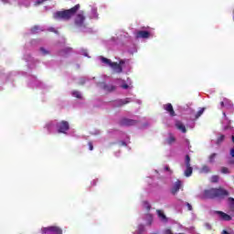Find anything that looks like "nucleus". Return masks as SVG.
Masks as SVG:
<instances>
[{
	"label": "nucleus",
	"mask_w": 234,
	"mask_h": 234,
	"mask_svg": "<svg viewBox=\"0 0 234 234\" xmlns=\"http://www.w3.org/2000/svg\"><path fill=\"white\" fill-rule=\"evenodd\" d=\"M229 192L223 187L218 188H209L203 192V198L213 200L214 198H225L229 197Z\"/></svg>",
	"instance_id": "1"
},
{
	"label": "nucleus",
	"mask_w": 234,
	"mask_h": 234,
	"mask_svg": "<svg viewBox=\"0 0 234 234\" xmlns=\"http://www.w3.org/2000/svg\"><path fill=\"white\" fill-rule=\"evenodd\" d=\"M80 5L77 4L75 6L70 9H65L63 11H58L54 13V19H62V21H70L74 16H76L78 10H80Z\"/></svg>",
	"instance_id": "2"
},
{
	"label": "nucleus",
	"mask_w": 234,
	"mask_h": 234,
	"mask_svg": "<svg viewBox=\"0 0 234 234\" xmlns=\"http://www.w3.org/2000/svg\"><path fill=\"white\" fill-rule=\"evenodd\" d=\"M74 23L75 26L79 27L80 28L82 27H85V13L83 11L76 15Z\"/></svg>",
	"instance_id": "3"
},
{
	"label": "nucleus",
	"mask_w": 234,
	"mask_h": 234,
	"mask_svg": "<svg viewBox=\"0 0 234 234\" xmlns=\"http://www.w3.org/2000/svg\"><path fill=\"white\" fill-rule=\"evenodd\" d=\"M58 133L62 134H67V131L70 129V125L69 124V122L67 121H61L57 124Z\"/></svg>",
	"instance_id": "4"
},
{
	"label": "nucleus",
	"mask_w": 234,
	"mask_h": 234,
	"mask_svg": "<svg viewBox=\"0 0 234 234\" xmlns=\"http://www.w3.org/2000/svg\"><path fill=\"white\" fill-rule=\"evenodd\" d=\"M119 123L122 127H132L133 125H136L138 123V121L129 118H122L121 119Z\"/></svg>",
	"instance_id": "5"
},
{
	"label": "nucleus",
	"mask_w": 234,
	"mask_h": 234,
	"mask_svg": "<svg viewBox=\"0 0 234 234\" xmlns=\"http://www.w3.org/2000/svg\"><path fill=\"white\" fill-rule=\"evenodd\" d=\"M214 215H218L219 220H224L226 222H229V220H231V216H229L220 210L214 211Z\"/></svg>",
	"instance_id": "6"
},
{
	"label": "nucleus",
	"mask_w": 234,
	"mask_h": 234,
	"mask_svg": "<svg viewBox=\"0 0 234 234\" xmlns=\"http://www.w3.org/2000/svg\"><path fill=\"white\" fill-rule=\"evenodd\" d=\"M100 87L106 92H114V90H116V86L112 84H107L105 82H101Z\"/></svg>",
	"instance_id": "7"
},
{
	"label": "nucleus",
	"mask_w": 234,
	"mask_h": 234,
	"mask_svg": "<svg viewBox=\"0 0 234 234\" xmlns=\"http://www.w3.org/2000/svg\"><path fill=\"white\" fill-rule=\"evenodd\" d=\"M149 37H151V33L149 31L140 30L136 33L137 39H149Z\"/></svg>",
	"instance_id": "8"
},
{
	"label": "nucleus",
	"mask_w": 234,
	"mask_h": 234,
	"mask_svg": "<svg viewBox=\"0 0 234 234\" xmlns=\"http://www.w3.org/2000/svg\"><path fill=\"white\" fill-rule=\"evenodd\" d=\"M180 189H182V181L177 179V181L175 182V184L171 189L172 195H176V193H178V191H180Z\"/></svg>",
	"instance_id": "9"
},
{
	"label": "nucleus",
	"mask_w": 234,
	"mask_h": 234,
	"mask_svg": "<svg viewBox=\"0 0 234 234\" xmlns=\"http://www.w3.org/2000/svg\"><path fill=\"white\" fill-rule=\"evenodd\" d=\"M114 72H116L117 74H122V72H123V68H122V65H120L117 62H112V64L110 66Z\"/></svg>",
	"instance_id": "10"
},
{
	"label": "nucleus",
	"mask_w": 234,
	"mask_h": 234,
	"mask_svg": "<svg viewBox=\"0 0 234 234\" xmlns=\"http://www.w3.org/2000/svg\"><path fill=\"white\" fill-rule=\"evenodd\" d=\"M164 109L165 111H167L170 116H176V113H175V109H173V104L171 103L165 104Z\"/></svg>",
	"instance_id": "11"
},
{
	"label": "nucleus",
	"mask_w": 234,
	"mask_h": 234,
	"mask_svg": "<svg viewBox=\"0 0 234 234\" xmlns=\"http://www.w3.org/2000/svg\"><path fill=\"white\" fill-rule=\"evenodd\" d=\"M176 127L178 131H181V133H187V129H186V125H184V123H182V122L180 121L176 122Z\"/></svg>",
	"instance_id": "12"
},
{
	"label": "nucleus",
	"mask_w": 234,
	"mask_h": 234,
	"mask_svg": "<svg viewBox=\"0 0 234 234\" xmlns=\"http://www.w3.org/2000/svg\"><path fill=\"white\" fill-rule=\"evenodd\" d=\"M157 216L162 220V222H167V217L164 214L162 210H156Z\"/></svg>",
	"instance_id": "13"
},
{
	"label": "nucleus",
	"mask_w": 234,
	"mask_h": 234,
	"mask_svg": "<svg viewBox=\"0 0 234 234\" xmlns=\"http://www.w3.org/2000/svg\"><path fill=\"white\" fill-rule=\"evenodd\" d=\"M185 176L189 177L193 175V167L191 165H186Z\"/></svg>",
	"instance_id": "14"
},
{
	"label": "nucleus",
	"mask_w": 234,
	"mask_h": 234,
	"mask_svg": "<svg viewBox=\"0 0 234 234\" xmlns=\"http://www.w3.org/2000/svg\"><path fill=\"white\" fill-rule=\"evenodd\" d=\"M220 105L221 107H233V103L228 99H224V101L220 102Z\"/></svg>",
	"instance_id": "15"
},
{
	"label": "nucleus",
	"mask_w": 234,
	"mask_h": 234,
	"mask_svg": "<svg viewBox=\"0 0 234 234\" xmlns=\"http://www.w3.org/2000/svg\"><path fill=\"white\" fill-rule=\"evenodd\" d=\"M175 142H176V138L172 133H169V137L167 138L166 143L168 144V145H173Z\"/></svg>",
	"instance_id": "16"
},
{
	"label": "nucleus",
	"mask_w": 234,
	"mask_h": 234,
	"mask_svg": "<svg viewBox=\"0 0 234 234\" xmlns=\"http://www.w3.org/2000/svg\"><path fill=\"white\" fill-rule=\"evenodd\" d=\"M127 103H131V101L129 99L119 100L117 101V107H122V105H127Z\"/></svg>",
	"instance_id": "17"
},
{
	"label": "nucleus",
	"mask_w": 234,
	"mask_h": 234,
	"mask_svg": "<svg viewBox=\"0 0 234 234\" xmlns=\"http://www.w3.org/2000/svg\"><path fill=\"white\" fill-rule=\"evenodd\" d=\"M223 116H224L225 120H227V122H229V125L225 126L223 128V131H228V129H231V121H229V119H228V115H226V112H223Z\"/></svg>",
	"instance_id": "18"
},
{
	"label": "nucleus",
	"mask_w": 234,
	"mask_h": 234,
	"mask_svg": "<svg viewBox=\"0 0 234 234\" xmlns=\"http://www.w3.org/2000/svg\"><path fill=\"white\" fill-rule=\"evenodd\" d=\"M101 60L102 63H105L106 65H109V67H111L112 65V61L107 58L101 57Z\"/></svg>",
	"instance_id": "19"
},
{
	"label": "nucleus",
	"mask_w": 234,
	"mask_h": 234,
	"mask_svg": "<svg viewBox=\"0 0 234 234\" xmlns=\"http://www.w3.org/2000/svg\"><path fill=\"white\" fill-rule=\"evenodd\" d=\"M69 52H72L71 48H67L59 51L60 56H65V54H69Z\"/></svg>",
	"instance_id": "20"
},
{
	"label": "nucleus",
	"mask_w": 234,
	"mask_h": 234,
	"mask_svg": "<svg viewBox=\"0 0 234 234\" xmlns=\"http://www.w3.org/2000/svg\"><path fill=\"white\" fill-rule=\"evenodd\" d=\"M201 173H211V169L209 168V166H207V165H204L202 167H201Z\"/></svg>",
	"instance_id": "21"
},
{
	"label": "nucleus",
	"mask_w": 234,
	"mask_h": 234,
	"mask_svg": "<svg viewBox=\"0 0 234 234\" xmlns=\"http://www.w3.org/2000/svg\"><path fill=\"white\" fill-rule=\"evenodd\" d=\"M224 140H226V135L224 134H220L218 139H217V144L218 145H219V144H222V142H224Z\"/></svg>",
	"instance_id": "22"
},
{
	"label": "nucleus",
	"mask_w": 234,
	"mask_h": 234,
	"mask_svg": "<svg viewBox=\"0 0 234 234\" xmlns=\"http://www.w3.org/2000/svg\"><path fill=\"white\" fill-rule=\"evenodd\" d=\"M215 158H217V154H212L208 156L209 164H215Z\"/></svg>",
	"instance_id": "23"
},
{
	"label": "nucleus",
	"mask_w": 234,
	"mask_h": 234,
	"mask_svg": "<svg viewBox=\"0 0 234 234\" xmlns=\"http://www.w3.org/2000/svg\"><path fill=\"white\" fill-rule=\"evenodd\" d=\"M72 96L73 98H78V100H81V93L78 90H73Z\"/></svg>",
	"instance_id": "24"
},
{
	"label": "nucleus",
	"mask_w": 234,
	"mask_h": 234,
	"mask_svg": "<svg viewBox=\"0 0 234 234\" xmlns=\"http://www.w3.org/2000/svg\"><path fill=\"white\" fill-rule=\"evenodd\" d=\"M143 207H144V209H146V211H151V204H149V202L144 201L143 202Z\"/></svg>",
	"instance_id": "25"
},
{
	"label": "nucleus",
	"mask_w": 234,
	"mask_h": 234,
	"mask_svg": "<svg viewBox=\"0 0 234 234\" xmlns=\"http://www.w3.org/2000/svg\"><path fill=\"white\" fill-rule=\"evenodd\" d=\"M219 178L220 177L218 176H212L210 178V182L212 184H217V183H218Z\"/></svg>",
	"instance_id": "26"
},
{
	"label": "nucleus",
	"mask_w": 234,
	"mask_h": 234,
	"mask_svg": "<svg viewBox=\"0 0 234 234\" xmlns=\"http://www.w3.org/2000/svg\"><path fill=\"white\" fill-rule=\"evenodd\" d=\"M204 111H206V108H201L197 113H196V120H198V117L204 114Z\"/></svg>",
	"instance_id": "27"
},
{
	"label": "nucleus",
	"mask_w": 234,
	"mask_h": 234,
	"mask_svg": "<svg viewBox=\"0 0 234 234\" xmlns=\"http://www.w3.org/2000/svg\"><path fill=\"white\" fill-rule=\"evenodd\" d=\"M144 231H145V227L144 225H139L138 229H137V233L142 234V233H144Z\"/></svg>",
	"instance_id": "28"
},
{
	"label": "nucleus",
	"mask_w": 234,
	"mask_h": 234,
	"mask_svg": "<svg viewBox=\"0 0 234 234\" xmlns=\"http://www.w3.org/2000/svg\"><path fill=\"white\" fill-rule=\"evenodd\" d=\"M185 164L186 165H191V157L189 156V154L186 155Z\"/></svg>",
	"instance_id": "29"
},
{
	"label": "nucleus",
	"mask_w": 234,
	"mask_h": 234,
	"mask_svg": "<svg viewBox=\"0 0 234 234\" xmlns=\"http://www.w3.org/2000/svg\"><path fill=\"white\" fill-rule=\"evenodd\" d=\"M221 173L223 174V175H229V168H228V167H226V166H223V167H221Z\"/></svg>",
	"instance_id": "30"
},
{
	"label": "nucleus",
	"mask_w": 234,
	"mask_h": 234,
	"mask_svg": "<svg viewBox=\"0 0 234 234\" xmlns=\"http://www.w3.org/2000/svg\"><path fill=\"white\" fill-rule=\"evenodd\" d=\"M40 52L43 54V56L49 54L48 50H47L45 48H40Z\"/></svg>",
	"instance_id": "31"
},
{
	"label": "nucleus",
	"mask_w": 234,
	"mask_h": 234,
	"mask_svg": "<svg viewBox=\"0 0 234 234\" xmlns=\"http://www.w3.org/2000/svg\"><path fill=\"white\" fill-rule=\"evenodd\" d=\"M91 12H92L93 17H95V19H98V10L92 9Z\"/></svg>",
	"instance_id": "32"
},
{
	"label": "nucleus",
	"mask_w": 234,
	"mask_h": 234,
	"mask_svg": "<svg viewBox=\"0 0 234 234\" xmlns=\"http://www.w3.org/2000/svg\"><path fill=\"white\" fill-rule=\"evenodd\" d=\"M88 145H89L90 151H93L94 145L92 144V142H89V143H88Z\"/></svg>",
	"instance_id": "33"
},
{
	"label": "nucleus",
	"mask_w": 234,
	"mask_h": 234,
	"mask_svg": "<svg viewBox=\"0 0 234 234\" xmlns=\"http://www.w3.org/2000/svg\"><path fill=\"white\" fill-rule=\"evenodd\" d=\"M164 234H175V233H173V230H171L170 229H166L164 231Z\"/></svg>",
	"instance_id": "34"
},
{
	"label": "nucleus",
	"mask_w": 234,
	"mask_h": 234,
	"mask_svg": "<svg viewBox=\"0 0 234 234\" xmlns=\"http://www.w3.org/2000/svg\"><path fill=\"white\" fill-rule=\"evenodd\" d=\"M86 80L85 79H80V82H79V85H85V83H86Z\"/></svg>",
	"instance_id": "35"
},
{
	"label": "nucleus",
	"mask_w": 234,
	"mask_h": 234,
	"mask_svg": "<svg viewBox=\"0 0 234 234\" xmlns=\"http://www.w3.org/2000/svg\"><path fill=\"white\" fill-rule=\"evenodd\" d=\"M45 1H47V0H37L35 5H43V3H45Z\"/></svg>",
	"instance_id": "36"
},
{
	"label": "nucleus",
	"mask_w": 234,
	"mask_h": 234,
	"mask_svg": "<svg viewBox=\"0 0 234 234\" xmlns=\"http://www.w3.org/2000/svg\"><path fill=\"white\" fill-rule=\"evenodd\" d=\"M186 207L188 208V211H193V206H191V204L186 203Z\"/></svg>",
	"instance_id": "37"
},
{
	"label": "nucleus",
	"mask_w": 234,
	"mask_h": 234,
	"mask_svg": "<svg viewBox=\"0 0 234 234\" xmlns=\"http://www.w3.org/2000/svg\"><path fill=\"white\" fill-rule=\"evenodd\" d=\"M122 89L127 90V89H129V85L128 84H122Z\"/></svg>",
	"instance_id": "38"
},
{
	"label": "nucleus",
	"mask_w": 234,
	"mask_h": 234,
	"mask_svg": "<svg viewBox=\"0 0 234 234\" xmlns=\"http://www.w3.org/2000/svg\"><path fill=\"white\" fill-rule=\"evenodd\" d=\"M92 186H96L98 184V179H94L91 181Z\"/></svg>",
	"instance_id": "39"
},
{
	"label": "nucleus",
	"mask_w": 234,
	"mask_h": 234,
	"mask_svg": "<svg viewBox=\"0 0 234 234\" xmlns=\"http://www.w3.org/2000/svg\"><path fill=\"white\" fill-rule=\"evenodd\" d=\"M230 156H232V158H234V147L230 150Z\"/></svg>",
	"instance_id": "40"
},
{
	"label": "nucleus",
	"mask_w": 234,
	"mask_h": 234,
	"mask_svg": "<svg viewBox=\"0 0 234 234\" xmlns=\"http://www.w3.org/2000/svg\"><path fill=\"white\" fill-rule=\"evenodd\" d=\"M151 224H153V217L150 216V221L148 222V226H151Z\"/></svg>",
	"instance_id": "41"
},
{
	"label": "nucleus",
	"mask_w": 234,
	"mask_h": 234,
	"mask_svg": "<svg viewBox=\"0 0 234 234\" xmlns=\"http://www.w3.org/2000/svg\"><path fill=\"white\" fill-rule=\"evenodd\" d=\"M125 63V60H120L119 65H123Z\"/></svg>",
	"instance_id": "42"
},
{
	"label": "nucleus",
	"mask_w": 234,
	"mask_h": 234,
	"mask_svg": "<svg viewBox=\"0 0 234 234\" xmlns=\"http://www.w3.org/2000/svg\"><path fill=\"white\" fill-rule=\"evenodd\" d=\"M229 164H230V165H234V159L230 160V161L229 162Z\"/></svg>",
	"instance_id": "43"
},
{
	"label": "nucleus",
	"mask_w": 234,
	"mask_h": 234,
	"mask_svg": "<svg viewBox=\"0 0 234 234\" xmlns=\"http://www.w3.org/2000/svg\"><path fill=\"white\" fill-rule=\"evenodd\" d=\"M165 171H171V169L169 168V166H165Z\"/></svg>",
	"instance_id": "44"
},
{
	"label": "nucleus",
	"mask_w": 234,
	"mask_h": 234,
	"mask_svg": "<svg viewBox=\"0 0 234 234\" xmlns=\"http://www.w3.org/2000/svg\"><path fill=\"white\" fill-rule=\"evenodd\" d=\"M33 30H37V27H33Z\"/></svg>",
	"instance_id": "45"
},
{
	"label": "nucleus",
	"mask_w": 234,
	"mask_h": 234,
	"mask_svg": "<svg viewBox=\"0 0 234 234\" xmlns=\"http://www.w3.org/2000/svg\"><path fill=\"white\" fill-rule=\"evenodd\" d=\"M179 234H184V233H179Z\"/></svg>",
	"instance_id": "46"
}]
</instances>
